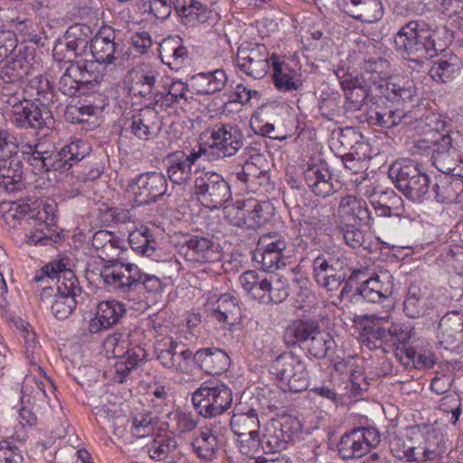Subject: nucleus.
<instances>
[{
    "instance_id": "nucleus-1",
    "label": "nucleus",
    "mask_w": 463,
    "mask_h": 463,
    "mask_svg": "<svg viewBox=\"0 0 463 463\" xmlns=\"http://www.w3.org/2000/svg\"><path fill=\"white\" fill-rule=\"evenodd\" d=\"M33 88H36L38 99L34 101L27 99L24 94L5 101L12 108V124L20 129L52 128L54 118L48 107L40 101L53 102L54 92L49 80L42 75L31 80Z\"/></svg>"
},
{
    "instance_id": "nucleus-2",
    "label": "nucleus",
    "mask_w": 463,
    "mask_h": 463,
    "mask_svg": "<svg viewBox=\"0 0 463 463\" xmlns=\"http://www.w3.org/2000/svg\"><path fill=\"white\" fill-rule=\"evenodd\" d=\"M283 341L288 347L298 346L318 360L329 356L335 346L332 335L314 318L293 321L285 328Z\"/></svg>"
},
{
    "instance_id": "nucleus-3",
    "label": "nucleus",
    "mask_w": 463,
    "mask_h": 463,
    "mask_svg": "<svg viewBox=\"0 0 463 463\" xmlns=\"http://www.w3.org/2000/svg\"><path fill=\"white\" fill-rule=\"evenodd\" d=\"M434 30L423 20H411L403 24L394 36L395 48L404 58L421 62L438 54Z\"/></svg>"
},
{
    "instance_id": "nucleus-4",
    "label": "nucleus",
    "mask_w": 463,
    "mask_h": 463,
    "mask_svg": "<svg viewBox=\"0 0 463 463\" xmlns=\"http://www.w3.org/2000/svg\"><path fill=\"white\" fill-rule=\"evenodd\" d=\"M395 187L409 200L422 202L431 196V180L413 161H395L388 172Z\"/></svg>"
},
{
    "instance_id": "nucleus-5",
    "label": "nucleus",
    "mask_w": 463,
    "mask_h": 463,
    "mask_svg": "<svg viewBox=\"0 0 463 463\" xmlns=\"http://www.w3.org/2000/svg\"><path fill=\"white\" fill-rule=\"evenodd\" d=\"M312 269L316 282L328 291L338 289L352 269L345 252L339 248L319 251L312 260Z\"/></svg>"
},
{
    "instance_id": "nucleus-6",
    "label": "nucleus",
    "mask_w": 463,
    "mask_h": 463,
    "mask_svg": "<svg viewBox=\"0 0 463 463\" xmlns=\"http://www.w3.org/2000/svg\"><path fill=\"white\" fill-rule=\"evenodd\" d=\"M380 83L381 72L373 68V64L368 63L364 71L355 76L353 80H344L342 89L351 108L361 109L366 99L375 105L381 103Z\"/></svg>"
},
{
    "instance_id": "nucleus-7",
    "label": "nucleus",
    "mask_w": 463,
    "mask_h": 463,
    "mask_svg": "<svg viewBox=\"0 0 463 463\" xmlns=\"http://www.w3.org/2000/svg\"><path fill=\"white\" fill-rule=\"evenodd\" d=\"M192 402L199 415L204 418H214L231 408L232 392L223 383H203L193 393Z\"/></svg>"
},
{
    "instance_id": "nucleus-8",
    "label": "nucleus",
    "mask_w": 463,
    "mask_h": 463,
    "mask_svg": "<svg viewBox=\"0 0 463 463\" xmlns=\"http://www.w3.org/2000/svg\"><path fill=\"white\" fill-rule=\"evenodd\" d=\"M194 193L201 204L210 210H218L232 199L228 182L216 172H202L194 181Z\"/></svg>"
},
{
    "instance_id": "nucleus-9",
    "label": "nucleus",
    "mask_w": 463,
    "mask_h": 463,
    "mask_svg": "<svg viewBox=\"0 0 463 463\" xmlns=\"http://www.w3.org/2000/svg\"><path fill=\"white\" fill-rule=\"evenodd\" d=\"M272 368L284 392H301L308 387V373L305 363L293 352L280 354Z\"/></svg>"
},
{
    "instance_id": "nucleus-10",
    "label": "nucleus",
    "mask_w": 463,
    "mask_h": 463,
    "mask_svg": "<svg viewBox=\"0 0 463 463\" xmlns=\"http://www.w3.org/2000/svg\"><path fill=\"white\" fill-rule=\"evenodd\" d=\"M33 69V64L20 53L0 63V94L4 101L24 94V84Z\"/></svg>"
},
{
    "instance_id": "nucleus-11",
    "label": "nucleus",
    "mask_w": 463,
    "mask_h": 463,
    "mask_svg": "<svg viewBox=\"0 0 463 463\" xmlns=\"http://www.w3.org/2000/svg\"><path fill=\"white\" fill-rule=\"evenodd\" d=\"M168 183L166 176L156 171L141 173L128 180L127 191L133 195L138 206L151 205L166 194Z\"/></svg>"
},
{
    "instance_id": "nucleus-12",
    "label": "nucleus",
    "mask_w": 463,
    "mask_h": 463,
    "mask_svg": "<svg viewBox=\"0 0 463 463\" xmlns=\"http://www.w3.org/2000/svg\"><path fill=\"white\" fill-rule=\"evenodd\" d=\"M381 441V435L373 427L354 428L345 432L337 444L339 456L345 459L360 458L376 448Z\"/></svg>"
},
{
    "instance_id": "nucleus-13",
    "label": "nucleus",
    "mask_w": 463,
    "mask_h": 463,
    "mask_svg": "<svg viewBox=\"0 0 463 463\" xmlns=\"http://www.w3.org/2000/svg\"><path fill=\"white\" fill-rule=\"evenodd\" d=\"M100 277L107 287L123 294L140 290L142 271L131 263L110 260L100 270Z\"/></svg>"
},
{
    "instance_id": "nucleus-14",
    "label": "nucleus",
    "mask_w": 463,
    "mask_h": 463,
    "mask_svg": "<svg viewBox=\"0 0 463 463\" xmlns=\"http://www.w3.org/2000/svg\"><path fill=\"white\" fill-rule=\"evenodd\" d=\"M91 28L83 24L70 26L53 48V56L58 60L71 61L83 56L90 50L92 41Z\"/></svg>"
},
{
    "instance_id": "nucleus-15",
    "label": "nucleus",
    "mask_w": 463,
    "mask_h": 463,
    "mask_svg": "<svg viewBox=\"0 0 463 463\" xmlns=\"http://www.w3.org/2000/svg\"><path fill=\"white\" fill-rule=\"evenodd\" d=\"M244 141V135L237 125L219 123L210 130L207 144L214 156L231 157L243 146Z\"/></svg>"
},
{
    "instance_id": "nucleus-16",
    "label": "nucleus",
    "mask_w": 463,
    "mask_h": 463,
    "mask_svg": "<svg viewBox=\"0 0 463 463\" xmlns=\"http://www.w3.org/2000/svg\"><path fill=\"white\" fill-rule=\"evenodd\" d=\"M234 435L238 437L240 450L249 454L259 449L260 441V420L256 410L250 409L247 412H236L230 420Z\"/></svg>"
},
{
    "instance_id": "nucleus-17",
    "label": "nucleus",
    "mask_w": 463,
    "mask_h": 463,
    "mask_svg": "<svg viewBox=\"0 0 463 463\" xmlns=\"http://www.w3.org/2000/svg\"><path fill=\"white\" fill-rule=\"evenodd\" d=\"M155 352L163 367L177 373H186L194 364V353L177 338L164 339L157 345Z\"/></svg>"
},
{
    "instance_id": "nucleus-18",
    "label": "nucleus",
    "mask_w": 463,
    "mask_h": 463,
    "mask_svg": "<svg viewBox=\"0 0 463 463\" xmlns=\"http://www.w3.org/2000/svg\"><path fill=\"white\" fill-rule=\"evenodd\" d=\"M90 51L96 62L106 66L119 65L124 56V45L110 26L101 27L92 37Z\"/></svg>"
},
{
    "instance_id": "nucleus-19",
    "label": "nucleus",
    "mask_w": 463,
    "mask_h": 463,
    "mask_svg": "<svg viewBox=\"0 0 463 463\" xmlns=\"http://www.w3.org/2000/svg\"><path fill=\"white\" fill-rule=\"evenodd\" d=\"M273 208L269 202L250 197L236 202L234 225L256 230L264 226L271 218Z\"/></svg>"
},
{
    "instance_id": "nucleus-20",
    "label": "nucleus",
    "mask_w": 463,
    "mask_h": 463,
    "mask_svg": "<svg viewBox=\"0 0 463 463\" xmlns=\"http://www.w3.org/2000/svg\"><path fill=\"white\" fill-rule=\"evenodd\" d=\"M68 260L62 259L52 261L43 266L34 276L36 282L44 279H57L56 291L61 294H72L80 296L82 289L73 271L67 268Z\"/></svg>"
},
{
    "instance_id": "nucleus-21",
    "label": "nucleus",
    "mask_w": 463,
    "mask_h": 463,
    "mask_svg": "<svg viewBox=\"0 0 463 463\" xmlns=\"http://www.w3.org/2000/svg\"><path fill=\"white\" fill-rule=\"evenodd\" d=\"M268 49L263 44H255L250 48H239L236 62L240 70L254 79H262L269 68Z\"/></svg>"
},
{
    "instance_id": "nucleus-22",
    "label": "nucleus",
    "mask_w": 463,
    "mask_h": 463,
    "mask_svg": "<svg viewBox=\"0 0 463 463\" xmlns=\"http://www.w3.org/2000/svg\"><path fill=\"white\" fill-rule=\"evenodd\" d=\"M124 131H129L141 140L156 137L162 128L158 111L152 106H146L132 115L126 123Z\"/></svg>"
},
{
    "instance_id": "nucleus-23",
    "label": "nucleus",
    "mask_w": 463,
    "mask_h": 463,
    "mask_svg": "<svg viewBox=\"0 0 463 463\" xmlns=\"http://www.w3.org/2000/svg\"><path fill=\"white\" fill-rule=\"evenodd\" d=\"M270 239L269 236H264L260 241V248L254 252L253 256V260L260 264V269L268 272H273L280 266H285L284 250L288 245L283 239L267 241Z\"/></svg>"
},
{
    "instance_id": "nucleus-24",
    "label": "nucleus",
    "mask_w": 463,
    "mask_h": 463,
    "mask_svg": "<svg viewBox=\"0 0 463 463\" xmlns=\"http://www.w3.org/2000/svg\"><path fill=\"white\" fill-rule=\"evenodd\" d=\"M277 424L272 434L260 438V447L266 453H276L286 449L288 443L300 427L299 421L291 417H283Z\"/></svg>"
},
{
    "instance_id": "nucleus-25",
    "label": "nucleus",
    "mask_w": 463,
    "mask_h": 463,
    "mask_svg": "<svg viewBox=\"0 0 463 463\" xmlns=\"http://www.w3.org/2000/svg\"><path fill=\"white\" fill-rule=\"evenodd\" d=\"M24 164L18 156V146L10 155L0 157V191L14 193L23 186Z\"/></svg>"
},
{
    "instance_id": "nucleus-26",
    "label": "nucleus",
    "mask_w": 463,
    "mask_h": 463,
    "mask_svg": "<svg viewBox=\"0 0 463 463\" xmlns=\"http://www.w3.org/2000/svg\"><path fill=\"white\" fill-rule=\"evenodd\" d=\"M307 185L317 196L326 197L338 190L339 183L332 180V174L326 162L308 165L304 171Z\"/></svg>"
},
{
    "instance_id": "nucleus-27",
    "label": "nucleus",
    "mask_w": 463,
    "mask_h": 463,
    "mask_svg": "<svg viewBox=\"0 0 463 463\" xmlns=\"http://www.w3.org/2000/svg\"><path fill=\"white\" fill-rule=\"evenodd\" d=\"M431 194L441 203H460L463 202V181L450 174H439L431 182Z\"/></svg>"
},
{
    "instance_id": "nucleus-28",
    "label": "nucleus",
    "mask_w": 463,
    "mask_h": 463,
    "mask_svg": "<svg viewBox=\"0 0 463 463\" xmlns=\"http://www.w3.org/2000/svg\"><path fill=\"white\" fill-rule=\"evenodd\" d=\"M381 103L391 102L397 106L412 101L417 94V88L413 80H406L402 83L390 81L381 76Z\"/></svg>"
},
{
    "instance_id": "nucleus-29",
    "label": "nucleus",
    "mask_w": 463,
    "mask_h": 463,
    "mask_svg": "<svg viewBox=\"0 0 463 463\" xmlns=\"http://www.w3.org/2000/svg\"><path fill=\"white\" fill-rule=\"evenodd\" d=\"M194 364L205 373L220 374L227 370L230 357L223 350L217 347L202 348L194 354Z\"/></svg>"
},
{
    "instance_id": "nucleus-30",
    "label": "nucleus",
    "mask_w": 463,
    "mask_h": 463,
    "mask_svg": "<svg viewBox=\"0 0 463 463\" xmlns=\"http://www.w3.org/2000/svg\"><path fill=\"white\" fill-rule=\"evenodd\" d=\"M343 11L350 17L367 24L375 23L383 16L381 0H345Z\"/></svg>"
},
{
    "instance_id": "nucleus-31",
    "label": "nucleus",
    "mask_w": 463,
    "mask_h": 463,
    "mask_svg": "<svg viewBox=\"0 0 463 463\" xmlns=\"http://www.w3.org/2000/svg\"><path fill=\"white\" fill-rule=\"evenodd\" d=\"M272 79L275 87L280 91H293L302 86L300 74L288 62L273 54L271 56Z\"/></svg>"
},
{
    "instance_id": "nucleus-32",
    "label": "nucleus",
    "mask_w": 463,
    "mask_h": 463,
    "mask_svg": "<svg viewBox=\"0 0 463 463\" xmlns=\"http://www.w3.org/2000/svg\"><path fill=\"white\" fill-rule=\"evenodd\" d=\"M213 248L214 243L211 240L191 236L184 241L180 250L187 261L205 263L214 260Z\"/></svg>"
},
{
    "instance_id": "nucleus-33",
    "label": "nucleus",
    "mask_w": 463,
    "mask_h": 463,
    "mask_svg": "<svg viewBox=\"0 0 463 463\" xmlns=\"http://www.w3.org/2000/svg\"><path fill=\"white\" fill-rule=\"evenodd\" d=\"M145 358L146 351L138 345L134 346L130 355L115 358L116 362L109 371L113 381L118 383L127 382L131 373L137 368Z\"/></svg>"
},
{
    "instance_id": "nucleus-34",
    "label": "nucleus",
    "mask_w": 463,
    "mask_h": 463,
    "mask_svg": "<svg viewBox=\"0 0 463 463\" xmlns=\"http://www.w3.org/2000/svg\"><path fill=\"white\" fill-rule=\"evenodd\" d=\"M191 445L193 451L201 460L210 462L217 457L218 438L208 428L202 429L199 434L194 438Z\"/></svg>"
},
{
    "instance_id": "nucleus-35",
    "label": "nucleus",
    "mask_w": 463,
    "mask_h": 463,
    "mask_svg": "<svg viewBox=\"0 0 463 463\" xmlns=\"http://www.w3.org/2000/svg\"><path fill=\"white\" fill-rule=\"evenodd\" d=\"M162 61L173 70H178L188 57V52L180 37L165 39L160 44Z\"/></svg>"
},
{
    "instance_id": "nucleus-36",
    "label": "nucleus",
    "mask_w": 463,
    "mask_h": 463,
    "mask_svg": "<svg viewBox=\"0 0 463 463\" xmlns=\"http://www.w3.org/2000/svg\"><path fill=\"white\" fill-rule=\"evenodd\" d=\"M166 173L169 180L175 184H185L192 176V166L184 158V151L178 150L166 157Z\"/></svg>"
},
{
    "instance_id": "nucleus-37",
    "label": "nucleus",
    "mask_w": 463,
    "mask_h": 463,
    "mask_svg": "<svg viewBox=\"0 0 463 463\" xmlns=\"http://www.w3.org/2000/svg\"><path fill=\"white\" fill-rule=\"evenodd\" d=\"M341 215L351 216L364 225L371 226L373 220L371 211L365 201L352 195L343 197L338 207Z\"/></svg>"
},
{
    "instance_id": "nucleus-38",
    "label": "nucleus",
    "mask_w": 463,
    "mask_h": 463,
    "mask_svg": "<svg viewBox=\"0 0 463 463\" xmlns=\"http://www.w3.org/2000/svg\"><path fill=\"white\" fill-rule=\"evenodd\" d=\"M214 308L215 318L229 325H234L241 317L237 298L230 294H222L217 299Z\"/></svg>"
},
{
    "instance_id": "nucleus-39",
    "label": "nucleus",
    "mask_w": 463,
    "mask_h": 463,
    "mask_svg": "<svg viewBox=\"0 0 463 463\" xmlns=\"http://www.w3.org/2000/svg\"><path fill=\"white\" fill-rule=\"evenodd\" d=\"M240 282L252 298L263 304L268 288L267 276L260 275L255 270H247L240 276Z\"/></svg>"
},
{
    "instance_id": "nucleus-40",
    "label": "nucleus",
    "mask_w": 463,
    "mask_h": 463,
    "mask_svg": "<svg viewBox=\"0 0 463 463\" xmlns=\"http://www.w3.org/2000/svg\"><path fill=\"white\" fill-rule=\"evenodd\" d=\"M427 310V300L424 298L421 288L417 285H411L408 288L404 301L403 312L411 318H418L425 314Z\"/></svg>"
},
{
    "instance_id": "nucleus-41",
    "label": "nucleus",
    "mask_w": 463,
    "mask_h": 463,
    "mask_svg": "<svg viewBox=\"0 0 463 463\" xmlns=\"http://www.w3.org/2000/svg\"><path fill=\"white\" fill-rule=\"evenodd\" d=\"M99 64L95 60H83L72 63L80 74L79 80L85 92L90 87L98 85L103 80L104 75L99 69Z\"/></svg>"
},
{
    "instance_id": "nucleus-42",
    "label": "nucleus",
    "mask_w": 463,
    "mask_h": 463,
    "mask_svg": "<svg viewBox=\"0 0 463 463\" xmlns=\"http://www.w3.org/2000/svg\"><path fill=\"white\" fill-rule=\"evenodd\" d=\"M128 242L133 250L146 257L154 255L157 244L148 228L130 232Z\"/></svg>"
},
{
    "instance_id": "nucleus-43",
    "label": "nucleus",
    "mask_w": 463,
    "mask_h": 463,
    "mask_svg": "<svg viewBox=\"0 0 463 463\" xmlns=\"http://www.w3.org/2000/svg\"><path fill=\"white\" fill-rule=\"evenodd\" d=\"M125 312V306L117 300L101 301L97 307V314L102 321L101 325H105V329L116 325Z\"/></svg>"
},
{
    "instance_id": "nucleus-44",
    "label": "nucleus",
    "mask_w": 463,
    "mask_h": 463,
    "mask_svg": "<svg viewBox=\"0 0 463 463\" xmlns=\"http://www.w3.org/2000/svg\"><path fill=\"white\" fill-rule=\"evenodd\" d=\"M129 333L115 332L104 341L107 353L111 352L114 358L130 355L134 350L129 340Z\"/></svg>"
},
{
    "instance_id": "nucleus-45",
    "label": "nucleus",
    "mask_w": 463,
    "mask_h": 463,
    "mask_svg": "<svg viewBox=\"0 0 463 463\" xmlns=\"http://www.w3.org/2000/svg\"><path fill=\"white\" fill-rule=\"evenodd\" d=\"M79 76L77 69H74L72 63H71L60 78L58 90L68 97L84 94L85 91L80 83Z\"/></svg>"
},
{
    "instance_id": "nucleus-46",
    "label": "nucleus",
    "mask_w": 463,
    "mask_h": 463,
    "mask_svg": "<svg viewBox=\"0 0 463 463\" xmlns=\"http://www.w3.org/2000/svg\"><path fill=\"white\" fill-rule=\"evenodd\" d=\"M78 297L79 296H72V294H61L57 292L51 306L53 316L60 320L69 317L76 308Z\"/></svg>"
},
{
    "instance_id": "nucleus-47",
    "label": "nucleus",
    "mask_w": 463,
    "mask_h": 463,
    "mask_svg": "<svg viewBox=\"0 0 463 463\" xmlns=\"http://www.w3.org/2000/svg\"><path fill=\"white\" fill-rule=\"evenodd\" d=\"M422 449L427 461L439 458L446 451L445 441L442 436L435 430L427 431Z\"/></svg>"
},
{
    "instance_id": "nucleus-48",
    "label": "nucleus",
    "mask_w": 463,
    "mask_h": 463,
    "mask_svg": "<svg viewBox=\"0 0 463 463\" xmlns=\"http://www.w3.org/2000/svg\"><path fill=\"white\" fill-rule=\"evenodd\" d=\"M156 78L152 73H137L132 87L134 94L152 101L155 92L158 90L156 87Z\"/></svg>"
},
{
    "instance_id": "nucleus-49",
    "label": "nucleus",
    "mask_w": 463,
    "mask_h": 463,
    "mask_svg": "<svg viewBox=\"0 0 463 463\" xmlns=\"http://www.w3.org/2000/svg\"><path fill=\"white\" fill-rule=\"evenodd\" d=\"M369 284L377 290L378 296L384 300L392 296L394 288L393 277L389 271H383L380 274L366 279Z\"/></svg>"
},
{
    "instance_id": "nucleus-50",
    "label": "nucleus",
    "mask_w": 463,
    "mask_h": 463,
    "mask_svg": "<svg viewBox=\"0 0 463 463\" xmlns=\"http://www.w3.org/2000/svg\"><path fill=\"white\" fill-rule=\"evenodd\" d=\"M355 146V151L342 156V162L345 168L354 173H357L361 169L362 162L366 158L368 150V144L365 142L356 141Z\"/></svg>"
},
{
    "instance_id": "nucleus-51",
    "label": "nucleus",
    "mask_w": 463,
    "mask_h": 463,
    "mask_svg": "<svg viewBox=\"0 0 463 463\" xmlns=\"http://www.w3.org/2000/svg\"><path fill=\"white\" fill-rule=\"evenodd\" d=\"M456 72V65L447 60L439 59L430 69V76L437 82L445 83L451 80Z\"/></svg>"
},
{
    "instance_id": "nucleus-52",
    "label": "nucleus",
    "mask_w": 463,
    "mask_h": 463,
    "mask_svg": "<svg viewBox=\"0 0 463 463\" xmlns=\"http://www.w3.org/2000/svg\"><path fill=\"white\" fill-rule=\"evenodd\" d=\"M176 447L177 442L174 437L165 436L154 440L149 448V455L153 459L161 460L165 458Z\"/></svg>"
},
{
    "instance_id": "nucleus-53",
    "label": "nucleus",
    "mask_w": 463,
    "mask_h": 463,
    "mask_svg": "<svg viewBox=\"0 0 463 463\" xmlns=\"http://www.w3.org/2000/svg\"><path fill=\"white\" fill-rule=\"evenodd\" d=\"M72 166L90 156L91 146L82 140H76L63 146Z\"/></svg>"
},
{
    "instance_id": "nucleus-54",
    "label": "nucleus",
    "mask_w": 463,
    "mask_h": 463,
    "mask_svg": "<svg viewBox=\"0 0 463 463\" xmlns=\"http://www.w3.org/2000/svg\"><path fill=\"white\" fill-rule=\"evenodd\" d=\"M28 390V386H23L22 388L21 407L47 410L48 403L44 399L45 392L39 388L30 392H27Z\"/></svg>"
},
{
    "instance_id": "nucleus-55",
    "label": "nucleus",
    "mask_w": 463,
    "mask_h": 463,
    "mask_svg": "<svg viewBox=\"0 0 463 463\" xmlns=\"http://www.w3.org/2000/svg\"><path fill=\"white\" fill-rule=\"evenodd\" d=\"M390 106L381 108L379 105L375 109H371L367 112L366 121L372 126L381 128H392L393 120L391 119Z\"/></svg>"
},
{
    "instance_id": "nucleus-56",
    "label": "nucleus",
    "mask_w": 463,
    "mask_h": 463,
    "mask_svg": "<svg viewBox=\"0 0 463 463\" xmlns=\"http://www.w3.org/2000/svg\"><path fill=\"white\" fill-rule=\"evenodd\" d=\"M405 356L413 364L417 369L430 368L436 364L435 354L430 353L429 354L418 353L413 347L408 346L402 350Z\"/></svg>"
},
{
    "instance_id": "nucleus-57",
    "label": "nucleus",
    "mask_w": 463,
    "mask_h": 463,
    "mask_svg": "<svg viewBox=\"0 0 463 463\" xmlns=\"http://www.w3.org/2000/svg\"><path fill=\"white\" fill-rule=\"evenodd\" d=\"M458 156L457 148L453 147L448 152L439 155L436 157H430L432 165L441 174H450L453 171V165H456V160Z\"/></svg>"
},
{
    "instance_id": "nucleus-58",
    "label": "nucleus",
    "mask_w": 463,
    "mask_h": 463,
    "mask_svg": "<svg viewBox=\"0 0 463 463\" xmlns=\"http://www.w3.org/2000/svg\"><path fill=\"white\" fill-rule=\"evenodd\" d=\"M18 156L21 158V162L26 161L37 171H43V152L36 150L35 147L29 144L22 146L21 150L18 149Z\"/></svg>"
},
{
    "instance_id": "nucleus-59",
    "label": "nucleus",
    "mask_w": 463,
    "mask_h": 463,
    "mask_svg": "<svg viewBox=\"0 0 463 463\" xmlns=\"http://www.w3.org/2000/svg\"><path fill=\"white\" fill-rule=\"evenodd\" d=\"M21 449L11 440L0 442V463H22Z\"/></svg>"
},
{
    "instance_id": "nucleus-60",
    "label": "nucleus",
    "mask_w": 463,
    "mask_h": 463,
    "mask_svg": "<svg viewBox=\"0 0 463 463\" xmlns=\"http://www.w3.org/2000/svg\"><path fill=\"white\" fill-rule=\"evenodd\" d=\"M414 328L406 323H392L389 326L390 337L405 345L411 339Z\"/></svg>"
},
{
    "instance_id": "nucleus-61",
    "label": "nucleus",
    "mask_w": 463,
    "mask_h": 463,
    "mask_svg": "<svg viewBox=\"0 0 463 463\" xmlns=\"http://www.w3.org/2000/svg\"><path fill=\"white\" fill-rule=\"evenodd\" d=\"M341 232L345 242L353 249H357L364 244V238L361 230L352 224H345L341 227Z\"/></svg>"
},
{
    "instance_id": "nucleus-62",
    "label": "nucleus",
    "mask_w": 463,
    "mask_h": 463,
    "mask_svg": "<svg viewBox=\"0 0 463 463\" xmlns=\"http://www.w3.org/2000/svg\"><path fill=\"white\" fill-rule=\"evenodd\" d=\"M181 102L175 99L173 94H170L165 89L164 90H157L153 96V100L148 106L159 107L161 110H166L169 108H175Z\"/></svg>"
},
{
    "instance_id": "nucleus-63",
    "label": "nucleus",
    "mask_w": 463,
    "mask_h": 463,
    "mask_svg": "<svg viewBox=\"0 0 463 463\" xmlns=\"http://www.w3.org/2000/svg\"><path fill=\"white\" fill-rule=\"evenodd\" d=\"M454 383L453 373H438L430 383V389L439 395L448 392Z\"/></svg>"
},
{
    "instance_id": "nucleus-64",
    "label": "nucleus",
    "mask_w": 463,
    "mask_h": 463,
    "mask_svg": "<svg viewBox=\"0 0 463 463\" xmlns=\"http://www.w3.org/2000/svg\"><path fill=\"white\" fill-rule=\"evenodd\" d=\"M16 48L15 34L11 31L0 32V63Z\"/></svg>"
}]
</instances>
